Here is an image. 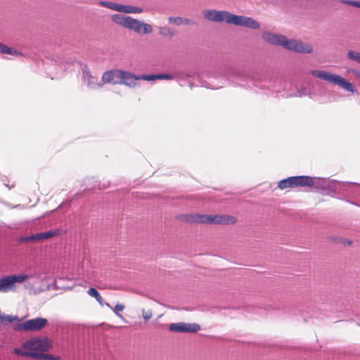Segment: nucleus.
Returning a JSON list of instances; mask_svg holds the SVG:
<instances>
[{
  "instance_id": "nucleus-1",
  "label": "nucleus",
  "mask_w": 360,
  "mask_h": 360,
  "mask_svg": "<svg viewBox=\"0 0 360 360\" xmlns=\"http://www.w3.org/2000/svg\"><path fill=\"white\" fill-rule=\"evenodd\" d=\"M222 77L228 80H237L245 83V84H240V86L250 87L249 83H250L259 89H269L276 86L275 81L264 71L250 72L240 68L227 67L224 70Z\"/></svg>"
},
{
  "instance_id": "nucleus-2",
  "label": "nucleus",
  "mask_w": 360,
  "mask_h": 360,
  "mask_svg": "<svg viewBox=\"0 0 360 360\" xmlns=\"http://www.w3.org/2000/svg\"><path fill=\"white\" fill-rule=\"evenodd\" d=\"M262 39L273 45H279L285 49L298 53H310L313 48L310 44H305L300 40L288 39L285 36L270 32H264L262 35Z\"/></svg>"
},
{
  "instance_id": "nucleus-3",
  "label": "nucleus",
  "mask_w": 360,
  "mask_h": 360,
  "mask_svg": "<svg viewBox=\"0 0 360 360\" xmlns=\"http://www.w3.org/2000/svg\"><path fill=\"white\" fill-rule=\"evenodd\" d=\"M332 189L331 197L344 200L350 204L360 207L350 200L345 199V198L360 197V185L349 181H338L335 179Z\"/></svg>"
},
{
  "instance_id": "nucleus-4",
  "label": "nucleus",
  "mask_w": 360,
  "mask_h": 360,
  "mask_svg": "<svg viewBox=\"0 0 360 360\" xmlns=\"http://www.w3.org/2000/svg\"><path fill=\"white\" fill-rule=\"evenodd\" d=\"M180 219L191 223H200L210 224H233L236 222V218L226 214H186L181 215Z\"/></svg>"
},
{
  "instance_id": "nucleus-5",
  "label": "nucleus",
  "mask_w": 360,
  "mask_h": 360,
  "mask_svg": "<svg viewBox=\"0 0 360 360\" xmlns=\"http://www.w3.org/2000/svg\"><path fill=\"white\" fill-rule=\"evenodd\" d=\"M111 20L114 23L137 33L142 32L146 34L151 33L153 30L150 25L134 19L131 16L114 14L111 16Z\"/></svg>"
},
{
  "instance_id": "nucleus-6",
  "label": "nucleus",
  "mask_w": 360,
  "mask_h": 360,
  "mask_svg": "<svg viewBox=\"0 0 360 360\" xmlns=\"http://www.w3.org/2000/svg\"><path fill=\"white\" fill-rule=\"evenodd\" d=\"M311 75L321 80L326 81L330 84L338 85L342 89L352 94L357 93L352 83L341 76L324 70H311Z\"/></svg>"
},
{
  "instance_id": "nucleus-7",
  "label": "nucleus",
  "mask_w": 360,
  "mask_h": 360,
  "mask_svg": "<svg viewBox=\"0 0 360 360\" xmlns=\"http://www.w3.org/2000/svg\"><path fill=\"white\" fill-rule=\"evenodd\" d=\"M307 178L309 183L306 187H314L316 192L331 196L335 179L310 176H307Z\"/></svg>"
},
{
  "instance_id": "nucleus-8",
  "label": "nucleus",
  "mask_w": 360,
  "mask_h": 360,
  "mask_svg": "<svg viewBox=\"0 0 360 360\" xmlns=\"http://www.w3.org/2000/svg\"><path fill=\"white\" fill-rule=\"evenodd\" d=\"M29 278L30 276L25 274L2 276L0 278V292L14 291L16 288V283H22Z\"/></svg>"
},
{
  "instance_id": "nucleus-9",
  "label": "nucleus",
  "mask_w": 360,
  "mask_h": 360,
  "mask_svg": "<svg viewBox=\"0 0 360 360\" xmlns=\"http://www.w3.org/2000/svg\"><path fill=\"white\" fill-rule=\"evenodd\" d=\"M47 324L48 320L46 319L37 317L15 324L13 330L15 331H38L44 328Z\"/></svg>"
},
{
  "instance_id": "nucleus-10",
  "label": "nucleus",
  "mask_w": 360,
  "mask_h": 360,
  "mask_svg": "<svg viewBox=\"0 0 360 360\" xmlns=\"http://www.w3.org/2000/svg\"><path fill=\"white\" fill-rule=\"evenodd\" d=\"M309 179L307 178V175L292 176L279 181L278 182V187L280 189L306 187L309 183Z\"/></svg>"
},
{
  "instance_id": "nucleus-11",
  "label": "nucleus",
  "mask_w": 360,
  "mask_h": 360,
  "mask_svg": "<svg viewBox=\"0 0 360 360\" xmlns=\"http://www.w3.org/2000/svg\"><path fill=\"white\" fill-rule=\"evenodd\" d=\"M229 20L230 22L229 24L252 30H258L260 26L259 23L257 20L251 17L245 15H237L231 13Z\"/></svg>"
},
{
  "instance_id": "nucleus-12",
  "label": "nucleus",
  "mask_w": 360,
  "mask_h": 360,
  "mask_svg": "<svg viewBox=\"0 0 360 360\" xmlns=\"http://www.w3.org/2000/svg\"><path fill=\"white\" fill-rule=\"evenodd\" d=\"M62 234V231L58 229H51L45 232L37 233L28 236L22 237L20 241L22 243L35 242L41 240H46L53 237L58 236Z\"/></svg>"
},
{
  "instance_id": "nucleus-13",
  "label": "nucleus",
  "mask_w": 360,
  "mask_h": 360,
  "mask_svg": "<svg viewBox=\"0 0 360 360\" xmlns=\"http://www.w3.org/2000/svg\"><path fill=\"white\" fill-rule=\"evenodd\" d=\"M203 17L212 22H226L229 24V17L231 13L226 11H216L212 9L205 10L202 13Z\"/></svg>"
},
{
  "instance_id": "nucleus-14",
  "label": "nucleus",
  "mask_w": 360,
  "mask_h": 360,
  "mask_svg": "<svg viewBox=\"0 0 360 360\" xmlns=\"http://www.w3.org/2000/svg\"><path fill=\"white\" fill-rule=\"evenodd\" d=\"M25 349L39 351L38 352H43L48 351L51 347V343L48 338L35 339L27 341L24 345Z\"/></svg>"
},
{
  "instance_id": "nucleus-15",
  "label": "nucleus",
  "mask_w": 360,
  "mask_h": 360,
  "mask_svg": "<svg viewBox=\"0 0 360 360\" xmlns=\"http://www.w3.org/2000/svg\"><path fill=\"white\" fill-rule=\"evenodd\" d=\"M81 68L82 72V79L89 89H96L103 86L102 82H98V77L92 75L87 65H82Z\"/></svg>"
},
{
  "instance_id": "nucleus-16",
  "label": "nucleus",
  "mask_w": 360,
  "mask_h": 360,
  "mask_svg": "<svg viewBox=\"0 0 360 360\" xmlns=\"http://www.w3.org/2000/svg\"><path fill=\"white\" fill-rule=\"evenodd\" d=\"M169 330L172 332L196 333L200 330V326L198 323L179 322L171 323Z\"/></svg>"
},
{
  "instance_id": "nucleus-17",
  "label": "nucleus",
  "mask_w": 360,
  "mask_h": 360,
  "mask_svg": "<svg viewBox=\"0 0 360 360\" xmlns=\"http://www.w3.org/2000/svg\"><path fill=\"white\" fill-rule=\"evenodd\" d=\"M120 72L121 70L120 69H113L104 72L101 79L103 85L104 84H120Z\"/></svg>"
},
{
  "instance_id": "nucleus-18",
  "label": "nucleus",
  "mask_w": 360,
  "mask_h": 360,
  "mask_svg": "<svg viewBox=\"0 0 360 360\" xmlns=\"http://www.w3.org/2000/svg\"><path fill=\"white\" fill-rule=\"evenodd\" d=\"M137 80H140L139 75L121 70L120 84H124L130 88H134L137 86Z\"/></svg>"
},
{
  "instance_id": "nucleus-19",
  "label": "nucleus",
  "mask_w": 360,
  "mask_h": 360,
  "mask_svg": "<svg viewBox=\"0 0 360 360\" xmlns=\"http://www.w3.org/2000/svg\"><path fill=\"white\" fill-rule=\"evenodd\" d=\"M27 357H32L36 359H41V360H58V357L53 356L50 354H45L43 352H24L23 353Z\"/></svg>"
},
{
  "instance_id": "nucleus-20",
  "label": "nucleus",
  "mask_w": 360,
  "mask_h": 360,
  "mask_svg": "<svg viewBox=\"0 0 360 360\" xmlns=\"http://www.w3.org/2000/svg\"><path fill=\"white\" fill-rule=\"evenodd\" d=\"M168 22L170 24H173L176 26L180 25H193L195 22L189 18H183V17H174L170 16L168 18Z\"/></svg>"
},
{
  "instance_id": "nucleus-21",
  "label": "nucleus",
  "mask_w": 360,
  "mask_h": 360,
  "mask_svg": "<svg viewBox=\"0 0 360 360\" xmlns=\"http://www.w3.org/2000/svg\"><path fill=\"white\" fill-rule=\"evenodd\" d=\"M120 12L124 13H140L143 12V9L136 6L121 4Z\"/></svg>"
},
{
  "instance_id": "nucleus-22",
  "label": "nucleus",
  "mask_w": 360,
  "mask_h": 360,
  "mask_svg": "<svg viewBox=\"0 0 360 360\" xmlns=\"http://www.w3.org/2000/svg\"><path fill=\"white\" fill-rule=\"evenodd\" d=\"M99 5L104 6L105 8L116 11L120 12V7L121 4L113 3L111 1H100Z\"/></svg>"
},
{
  "instance_id": "nucleus-23",
  "label": "nucleus",
  "mask_w": 360,
  "mask_h": 360,
  "mask_svg": "<svg viewBox=\"0 0 360 360\" xmlns=\"http://www.w3.org/2000/svg\"><path fill=\"white\" fill-rule=\"evenodd\" d=\"M0 53L15 56L20 55V53L15 49L8 47L2 43H0Z\"/></svg>"
},
{
  "instance_id": "nucleus-24",
  "label": "nucleus",
  "mask_w": 360,
  "mask_h": 360,
  "mask_svg": "<svg viewBox=\"0 0 360 360\" xmlns=\"http://www.w3.org/2000/svg\"><path fill=\"white\" fill-rule=\"evenodd\" d=\"M158 30L159 34L162 37H173L175 35V32L169 27H160Z\"/></svg>"
},
{
  "instance_id": "nucleus-25",
  "label": "nucleus",
  "mask_w": 360,
  "mask_h": 360,
  "mask_svg": "<svg viewBox=\"0 0 360 360\" xmlns=\"http://www.w3.org/2000/svg\"><path fill=\"white\" fill-rule=\"evenodd\" d=\"M87 292H88V294L90 296L95 297L96 300H97V302L101 305H103V303L102 302V297H101V296L100 295L99 292H98V290L96 288H90Z\"/></svg>"
},
{
  "instance_id": "nucleus-26",
  "label": "nucleus",
  "mask_w": 360,
  "mask_h": 360,
  "mask_svg": "<svg viewBox=\"0 0 360 360\" xmlns=\"http://www.w3.org/2000/svg\"><path fill=\"white\" fill-rule=\"evenodd\" d=\"M347 57L349 60L356 61L359 63H360V53L354 51H349L347 53Z\"/></svg>"
},
{
  "instance_id": "nucleus-27",
  "label": "nucleus",
  "mask_w": 360,
  "mask_h": 360,
  "mask_svg": "<svg viewBox=\"0 0 360 360\" xmlns=\"http://www.w3.org/2000/svg\"><path fill=\"white\" fill-rule=\"evenodd\" d=\"M158 74H150V75H139V78L141 80L146 81H154L158 79Z\"/></svg>"
},
{
  "instance_id": "nucleus-28",
  "label": "nucleus",
  "mask_w": 360,
  "mask_h": 360,
  "mask_svg": "<svg viewBox=\"0 0 360 360\" xmlns=\"http://www.w3.org/2000/svg\"><path fill=\"white\" fill-rule=\"evenodd\" d=\"M124 309V305L122 304L117 303L113 309L114 313L119 317H122V314H118V311H122Z\"/></svg>"
},
{
  "instance_id": "nucleus-29",
  "label": "nucleus",
  "mask_w": 360,
  "mask_h": 360,
  "mask_svg": "<svg viewBox=\"0 0 360 360\" xmlns=\"http://www.w3.org/2000/svg\"><path fill=\"white\" fill-rule=\"evenodd\" d=\"M174 77H178V78H181V79L188 78V77H191V75L190 74L181 71V70L176 71L174 73Z\"/></svg>"
},
{
  "instance_id": "nucleus-30",
  "label": "nucleus",
  "mask_w": 360,
  "mask_h": 360,
  "mask_svg": "<svg viewBox=\"0 0 360 360\" xmlns=\"http://www.w3.org/2000/svg\"><path fill=\"white\" fill-rule=\"evenodd\" d=\"M158 79H172L174 78V76L171 74L167 73H160L158 74Z\"/></svg>"
},
{
  "instance_id": "nucleus-31",
  "label": "nucleus",
  "mask_w": 360,
  "mask_h": 360,
  "mask_svg": "<svg viewBox=\"0 0 360 360\" xmlns=\"http://www.w3.org/2000/svg\"><path fill=\"white\" fill-rule=\"evenodd\" d=\"M142 316L145 321H148L152 317V312L150 311H146L144 309H143Z\"/></svg>"
},
{
  "instance_id": "nucleus-32",
  "label": "nucleus",
  "mask_w": 360,
  "mask_h": 360,
  "mask_svg": "<svg viewBox=\"0 0 360 360\" xmlns=\"http://www.w3.org/2000/svg\"><path fill=\"white\" fill-rule=\"evenodd\" d=\"M345 2L348 5L353 6L356 8H360V1H346Z\"/></svg>"
},
{
  "instance_id": "nucleus-33",
  "label": "nucleus",
  "mask_w": 360,
  "mask_h": 360,
  "mask_svg": "<svg viewBox=\"0 0 360 360\" xmlns=\"http://www.w3.org/2000/svg\"><path fill=\"white\" fill-rule=\"evenodd\" d=\"M348 72L352 73L356 78L360 79V71L356 69H349Z\"/></svg>"
},
{
  "instance_id": "nucleus-34",
  "label": "nucleus",
  "mask_w": 360,
  "mask_h": 360,
  "mask_svg": "<svg viewBox=\"0 0 360 360\" xmlns=\"http://www.w3.org/2000/svg\"><path fill=\"white\" fill-rule=\"evenodd\" d=\"M306 94L304 92V90L302 89L301 91H298L295 94V96H297V97H302L303 96H304Z\"/></svg>"
},
{
  "instance_id": "nucleus-35",
  "label": "nucleus",
  "mask_w": 360,
  "mask_h": 360,
  "mask_svg": "<svg viewBox=\"0 0 360 360\" xmlns=\"http://www.w3.org/2000/svg\"><path fill=\"white\" fill-rule=\"evenodd\" d=\"M15 353L17 354H20V355H22V356H25L23 353L25 352H22L20 349H15L14 350ZM29 352H32V351H30Z\"/></svg>"
},
{
  "instance_id": "nucleus-36",
  "label": "nucleus",
  "mask_w": 360,
  "mask_h": 360,
  "mask_svg": "<svg viewBox=\"0 0 360 360\" xmlns=\"http://www.w3.org/2000/svg\"><path fill=\"white\" fill-rule=\"evenodd\" d=\"M342 243L345 245H350L352 243V241L349 240L344 239Z\"/></svg>"
},
{
  "instance_id": "nucleus-37",
  "label": "nucleus",
  "mask_w": 360,
  "mask_h": 360,
  "mask_svg": "<svg viewBox=\"0 0 360 360\" xmlns=\"http://www.w3.org/2000/svg\"><path fill=\"white\" fill-rule=\"evenodd\" d=\"M4 185L8 188V189H11L13 187V185H11V186L8 184H4Z\"/></svg>"
},
{
  "instance_id": "nucleus-38",
  "label": "nucleus",
  "mask_w": 360,
  "mask_h": 360,
  "mask_svg": "<svg viewBox=\"0 0 360 360\" xmlns=\"http://www.w3.org/2000/svg\"><path fill=\"white\" fill-rule=\"evenodd\" d=\"M105 305L108 306L109 308L112 309V307L108 303H105Z\"/></svg>"
}]
</instances>
